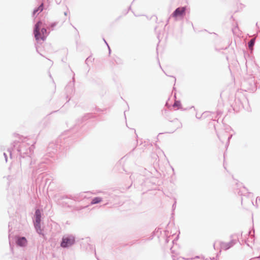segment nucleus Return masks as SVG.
Segmentation results:
<instances>
[{
    "label": "nucleus",
    "instance_id": "obj_1",
    "mask_svg": "<svg viewBox=\"0 0 260 260\" xmlns=\"http://www.w3.org/2000/svg\"><path fill=\"white\" fill-rule=\"evenodd\" d=\"M42 23L39 21L36 25L34 29V35L38 42L44 41L47 37V30L45 28H42Z\"/></svg>",
    "mask_w": 260,
    "mask_h": 260
},
{
    "label": "nucleus",
    "instance_id": "obj_2",
    "mask_svg": "<svg viewBox=\"0 0 260 260\" xmlns=\"http://www.w3.org/2000/svg\"><path fill=\"white\" fill-rule=\"evenodd\" d=\"M75 243V238L73 236H64L62 238V242L60 246L62 247L65 248L71 246Z\"/></svg>",
    "mask_w": 260,
    "mask_h": 260
},
{
    "label": "nucleus",
    "instance_id": "obj_3",
    "mask_svg": "<svg viewBox=\"0 0 260 260\" xmlns=\"http://www.w3.org/2000/svg\"><path fill=\"white\" fill-rule=\"evenodd\" d=\"M36 216V219H35V228L38 231L39 233H41V224H40V221H41V211L38 209L36 211L35 213Z\"/></svg>",
    "mask_w": 260,
    "mask_h": 260
},
{
    "label": "nucleus",
    "instance_id": "obj_4",
    "mask_svg": "<svg viewBox=\"0 0 260 260\" xmlns=\"http://www.w3.org/2000/svg\"><path fill=\"white\" fill-rule=\"evenodd\" d=\"M185 11L184 7L178 8L173 13V16L174 17H181L184 14Z\"/></svg>",
    "mask_w": 260,
    "mask_h": 260
},
{
    "label": "nucleus",
    "instance_id": "obj_5",
    "mask_svg": "<svg viewBox=\"0 0 260 260\" xmlns=\"http://www.w3.org/2000/svg\"><path fill=\"white\" fill-rule=\"evenodd\" d=\"M17 243L19 246H24L26 245L27 240L25 238L22 237V238L18 239V240H17Z\"/></svg>",
    "mask_w": 260,
    "mask_h": 260
},
{
    "label": "nucleus",
    "instance_id": "obj_6",
    "mask_svg": "<svg viewBox=\"0 0 260 260\" xmlns=\"http://www.w3.org/2000/svg\"><path fill=\"white\" fill-rule=\"evenodd\" d=\"M102 201V199L100 197H96L92 199L91 204H95L100 203Z\"/></svg>",
    "mask_w": 260,
    "mask_h": 260
},
{
    "label": "nucleus",
    "instance_id": "obj_7",
    "mask_svg": "<svg viewBox=\"0 0 260 260\" xmlns=\"http://www.w3.org/2000/svg\"><path fill=\"white\" fill-rule=\"evenodd\" d=\"M255 43V39H251L248 43V47L251 50H253V47Z\"/></svg>",
    "mask_w": 260,
    "mask_h": 260
},
{
    "label": "nucleus",
    "instance_id": "obj_8",
    "mask_svg": "<svg viewBox=\"0 0 260 260\" xmlns=\"http://www.w3.org/2000/svg\"><path fill=\"white\" fill-rule=\"evenodd\" d=\"M43 10V4H42L38 8V9L34 11V13L35 14L37 12L40 11V12H42Z\"/></svg>",
    "mask_w": 260,
    "mask_h": 260
},
{
    "label": "nucleus",
    "instance_id": "obj_9",
    "mask_svg": "<svg viewBox=\"0 0 260 260\" xmlns=\"http://www.w3.org/2000/svg\"><path fill=\"white\" fill-rule=\"evenodd\" d=\"M176 105H177V104H176V103H175V104H174V106H176Z\"/></svg>",
    "mask_w": 260,
    "mask_h": 260
}]
</instances>
